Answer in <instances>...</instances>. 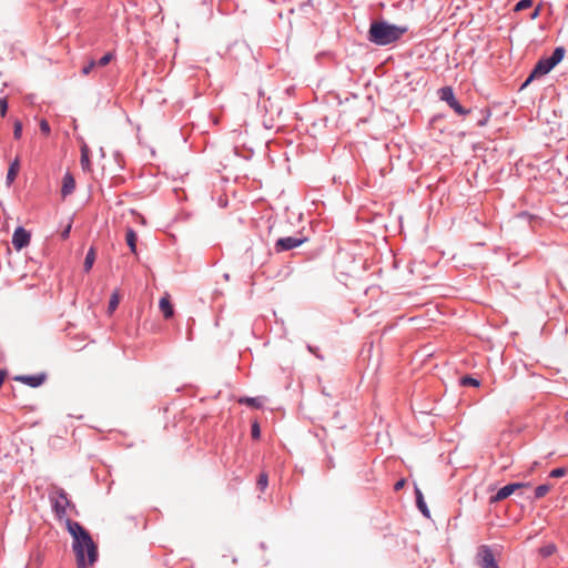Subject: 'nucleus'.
<instances>
[{
  "label": "nucleus",
  "instance_id": "obj_1",
  "mask_svg": "<svg viewBox=\"0 0 568 568\" xmlns=\"http://www.w3.org/2000/svg\"><path fill=\"white\" fill-rule=\"evenodd\" d=\"M65 527L73 539V550L77 557L78 568H88L99 557L98 546L94 544L89 531L78 521L65 519Z\"/></svg>",
  "mask_w": 568,
  "mask_h": 568
},
{
  "label": "nucleus",
  "instance_id": "obj_2",
  "mask_svg": "<svg viewBox=\"0 0 568 568\" xmlns=\"http://www.w3.org/2000/svg\"><path fill=\"white\" fill-rule=\"evenodd\" d=\"M408 28L405 26L393 24L384 19H375L371 21L367 31V40L378 47H386L397 42Z\"/></svg>",
  "mask_w": 568,
  "mask_h": 568
},
{
  "label": "nucleus",
  "instance_id": "obj_3",
  "mask_svg": "<svg viewBox=\"0 0 568 568\" xmlns=\"http://www.w3.org/2000/svg\"><path fill=\"white\" fill-rule=\"evenodd\" d=\"M565 54L566 49L564 47H556L550 55L541 57L534 65L527 79L521 83L520 90L526 89L535 79L548 74L562 61Z\"/></svg>",
  "mask_w": 568,
  "mask_h": 568
},
{
  "label": "nucleus",
  "instance_id": "obj_4",
  "mask_svg": "<svg viewBox=\"0 0 568 568\" xmlns=\"http://www.w3.org/2000/svg\"><path fill=\"white\" fill-rule=\"evenodd\" d=\"M49 499L52 510L59 520H62L65 517L67 507H74V505L69 500L67 491L60 487H55L54 490L49 494Z\"/></svg>",
  "mask_w": 568,
  "mask_h": 568
},
{
  "label": "nucleus",
  "instance_id": "obj_5",
  "mask_svg": "<svg viewBox=\"0 0 568 568\" xmlns=\"http://www.w3.org/2000/svg\"><path fill=\"white\" fill-rule=\"evenodd\" d=\"M438 97L442 101L446 102L450 109H453L458 115L465 116L467 114L473 115L470 109L465 108L456 99L452 87H443L438 90Z\"/></svg>",
  "mask_w": 568,
  "mask_h": 568
},
{
  "label": "nucleus",
  "instance_id": "obj_6",
  "mask_svg": "<svg viewBox=\"0 0 568 568\" xmlns=\"http://www.w3.org/2000/svg\"><path fill=\"white\" fill-rule=\"evenodd\" d=\"M307 241L305 236H285L276 240L274 244V251L276 253L287 252L296 248Z\"/></svg>",
  "mask_w": 568,
  "mask_h": 568
},
{
  "label": "nucleus",
  "instance_id": "obj_7",
  "mask_svg": "<svg viewBox=\"0 0 568 568\" xmlns=\"http://www.w3.org/2000/svg\"><path fill=\"white\" fill-rule=\"evenodd\" d=\"M476 558L477 565L480 568H499L491 548L487 545H483L478 548Z\"/></svg>",
  "mask_w": 568,
  "mask_h": 568
},
{
  "label": "nucleus",
  "instance_id": "obj_8",
  "mask_svg": "<svg viewBox=\"0 0 568 568\" xmlns=\"http://www.w3.org/2000/svg\"><path fill=\"white\" fill-rule=\"evenodd\" d=\"M31 234L23 226H18L12 234V245L17 251H21L30 244Z\"/></svg>",
  "mask_w": 568,
  "mask_h": 568
},
{
  "label": "nucleus",
  "instance_id": "obj_9",
  "mask_svg": "<svg viewBox=\"0 0 568 568\" xmlns=\"http://www.w3.org/2000/svg\"><path fill=\"white\" fill-rule=\"evenodd\" d=\"M14 379L18 382H21L22 384L28 385L32 388H37L45 382L47 374L39 373V374H33V375H19V376H16Z\"/></svg>",
  "mask_w": 568,
  "mask_h": 568
},
{
  "label": "nucleus",
  "instance_id": "obj_10",
  "mask_svg": "<svg viewBox=\"0 0 568 568\" xmlns=\"http://www.w3.org/2000/svg\"><path fill=\"white\" fill-rule=\"evenodd\" d=\"M75 189V180L71 173H65L62 179L61 195L67 197L72 194Z\"/></svg>",
  "mask_w": 568,
  "mask_h": 568
},
{
  "label": "nucleus",
  "instance_id": "obj_11",
  "mask_svg": "<svg viewBox=\"0 0 568 568\" xmlns=\"http://www.w3.org/2000/svg\"><path fill=\"white\" fill-rule=\"evenodd\" d=\"M513 494H514L513 486L509 483V484L505 485L504 487L499 488L495 495H491L489 497V504H497V503L508 498Z\"/></svg>",
  "mask_w": 568,
  "mask_h": 568
},
{
  "label": "nucleus",
  "instance_id": "obj_12",
  "mask_svg": "<svg viewBox=\"0 0 568 568\" xmlns=\"http://www.w3.org/2000/svg\"><path fill=\"white\" fill-rule=\"evenodd\" d=\"M415 498H416V507L418 510L427 518L430 517L429 509L427 507V504L424 499V495L422 490L418 487H415Z\"/></svg>",
  "mask_w": 568,
  "mask_h": 568
},
{
  "label": "nucleus",
  "instance_id": "obj_13",
  "mask_svg": "<svg viewBox=\"0 0 568 568\" xmlns=\"http://www.w3.org/2000/svg\"><path fill=\"white\" fill-rule=\"evenodd\" d=\"M159 307L164 316V318H171L174 315V307L171 303L169 296L161 297L159 302Z\"/></svg>",
  "mask_w": 568,
  "mask_h": 568
},
{
  "label": "nucleus",
  "instance_id": "obj_14",
  "mask_svg": "<svg viewBox=\"0 0 568 568\" xmlns=\"http://www.w3.org/2000/svg\"><path fill=\"white\" fill-rule=\"evenodd\" d=\"M19 170H20V161H19V159H14L10 163L8 172H7L6 183L8 185L12 184L13 181L17 179Z\"/></svg>",
  "mask_w": 568,
  "mask_h": 568
},
{
  "label": "nucleus",
  "instance_id": "obj_15",
  "mask_svg": "<svg viewBox=\"0 0 568 568\" xmlns=\"http://www.w3.org/2000/svg\"><path fill=\"white\" fill-rule=\"evenodd\" d=\"M125 242H126L128 246L130 247V251L132 253H136L138 235H136L135 231L131 227H129L126 230Z\"/></svg>",
  "mask_w": 568,
  "mask_h": 568
},
{
  "label": "nucleus",
  "instance_id": "obj_16",
  "mask_svg": "<svg viewBox=\"0 0 568 568\" xmlns=\"http://www.w3.org/2000/svg\"><path fill=\"white\" fill-rule=\"evenodd\" d=\"M459 383L465 387H479L480 381L471 375H464L460 377Z\"/></svg>",
  "mask_w": 568,
  "mask_h": 568
},
{
  "label": "nucleus",
  "instance_id": "obj_17",
  "mask_svg": "<svg viewBox=\"0 0 568 568\" xmlns=\"http://www.w3.org/2000/svg\"><path fill=\"white\" fill-rule=\"evenodd\" d=\"M239 403L240 404H245L252 408H261L263 403L261 400L260 397H247V396H244V397H241L239 399Z\"/></svg>",
  "mask_w": 568,
  "mask_h": 568
},
{
  "label": "nucleus",
  "instance_id": "obj_18",
  "mask_svg": "<svg viewBox=\"0 0 568 568\" xmlns=\"http://www.w3.org/2000/svg\"><path fill=\"white\" fill-rule=\"evenodd\" d=\"M94 261H95V251L93 247H90L89 251L87 252V255L84 257V263H83V268L85 272H89L92 268Z\"/></svg>",
  "mask_w": 568,
  "mask_h": 568
},
{
  "label": "nucleus",
  "instance_id": "obj_19",
  "mask_svg": "<svg viewBox=\"0 0 568 568\" xmlns=\"http://www.w3.org/2000/svg\"><path fill=\"white\" fill-rule=\"evenodd\" d=\"M480 118L476 119V125L477 126H485L490 118V110L489 109H480L479 111Z\"/></svg>",
  "mask_w": 568,
  "mask_h": 568
},
{
  "label": "nucleus",
  "instance_id": "obj_20",
  "mask_svg": "<svg viewBox=\"0 0 568 568\" xmlns=\"http://www.w3.org/2000/svg\"><path fill=\"white\" fill-rule=\"evenodd\" d=\"M80 162H81V165H82L83 170H89L90 169L91 162H90V156H89V150H88L87 146H83L81 149Z\"/></svg>",
  "mask_w": 568,
  "mask_h": 568
},
{
  "label": "nucleus",
  "instance_id": "obj_21",
  "mask_svg": "<svg viewBox=\"0 0 568 568\" xmlns=\"http://www.w3.org/2000/svg\"><path fill=\"white\" fill-rule=\"evenodd\" d=\"M550 488H551V485H549V484H541V485L537 486L535 488V496H534V498L535 499L542 498L546 494H548Z\"/></svg>",
  "mask_w": 568,
  "mask_h": 568
},
{
  "label": "nucleus",
  "instance_id": "obj_22",
  "mask_svg": "<svg viewBox=\"0 0 568 568\" xmlns=\"http://www.w3.org/2000/svg\"><path fill=\"white\" fill-rule=\"evenodd\" d=\"M268 485V475L265 471H262L256 480V486L261 491H264Z\"/></svg>",
  "mask_w": 568,
  "mask_h": 568
},
{
  "label": "nucleus",
  "instance_id": "obj_23",
  "mask_svg": "<svg viewBox=\"0 0 568 568\" xmlns=\"http://www.w3.org/2000/svg\"><path fill=\"white\" fill-rule=\"evenodd\" d=\"M113 57L114 55L112 52L104 53L99 60H95L97 67L103 68L108 65L113 59Z\"/></svg>",
  "mask_w": 568,
  "mask_h": 568
},
{
  "label": "nucleus",
  "instance_id": "obj_24",
  "mask_svg": "<svg viewBox=\"0 0 568 568\" xmlns=\"http://www.w3.org/2000/svg\"><path fill=\"white\" fill-rule=\"evenodd\" d=\"M532 1L534 0H519L514 7V11L519 12L530 8L532 6Z\"/></svg>",
  "mask_w": 568,
  "mask_h": 568
},
{
  "label": "nucleus",
  "instance_id": "obj_25",
  "mask_svg": "<svg viewBox=\"0 0 568 568\" xmlns=\"http://www.w3.org/2000/svg\"><path fill=\"white\" fill-rule=\"evenodd\" d=\"M251 436L253 439L257 440L261 438V427L257 420H254L251 426Z\"/></svg>",
  "mask_w": 568,
  "mask_h": 568
},
{
  "label": "nucleus",
  "instance_id": "obj_26",
  "mask_svg": "<svg viewBox=\"0 0 568 568\" xmlns=\"http://www.w3.org/2000/svg\"><path fill=\"white\" fill-rule=\"evenodd\" d=\"M556 551V546L554 544H548L540 548L539 552L542 557H549Z\"/></svg>",
  "mask_w": 568,
  "mask_h": 568
},
{
  "label": "nucleus",
  "instance_id": "obj_27",
  "mask_svg": "<svg viewBox=\"0 0 568 568\" xmlns=\"http://www.w3.org/2000/svg\"><path fill=\"white\" fill-rule=\"evenodd\" d=\"M97 68V63H95V60H90L88 63H85L82 69H81V73L83 75H89L92 70Z\"/></svg>",
  "mask_w": 568,
  "mask_h": 568
},
{
  "label": "nucleus",
  "instance_id": "obj_28",
  "mask_svg": "<svg viewBox=\"0 0 568 568\" xmlns=\"http://www.w3.org/2000/svg\"><path fill=\"white\" fill-rule=\"evenodd\" d=\"M22 136V123L21 121L17 120L13 124V138L16 140H20Z\"/></svg>",
  "mask_w": 568,
  "mask_h": 568
},
{
  "label": "nucleus",
  "instance_id": "obj_29",
  "mask_svg": "<svg viewBox=\"0 0 568 568\" xmlns=\"http://www.w3.org/2000/svg\"><path fill=\"white\" fill-rule=\"evenodd\" d=\"M567 473V469L565 467H558V468H555L552 469L550 473H549V477L551 478H561L566 475Z\"/></svg>",
  "mask_w": 568,
  "mask_h": 568
},
{
  "label": "nucleus",
  "instance_id": "obj_30",
  "mask_svg": "<svg viewBox=\"0 0 568 568\" xmlns=\"http://www.w3.org/2000/svg\"><path fill=\"white\" fill-rule=\"evenodd\" d=\"M119 305V295L116 293H113L110 297L108 310L110 312L114 311Z\"/></svg>",
  "mask_w": 568,
  "mask_h": 568
},
{
  "label": "nucleus",
  "instance_id": "obj_31",
  "mask_svg": "<svg viewBox=\"0 0 568 568\" xmlns=\"http://www.w3.org/2000/svg\"><path fill=\"white\" fill-rule=\"evenodd\" d=\"M8 100L7 98H0V115L4 118L8 112Z\"/></svg>",
  "mask_w": 568,
  "mask_h": 568
},
{
  "label": "nucleus",
  "instance_id": "obj_32",
  "mask_svg": "<svg viewBox=\"0 0 568 568\" xmlns=\"http://www.w3.org/2000/svg\"><path fill=\"white\" fill-rule=\"evenodd\" d=\"M40 131H41L43 134H45V135L50 134V132H51L50 124H49V122H48L47 120H44V119H43V120H41V122H40Z\"/></svg>",
  "mask_w": 568,
  "mask_h": 568
},
{
  "label": "nucleus",
  "instance_id": "obj_33",
  "mask_svg": "<svg viewBox=\"0 0 568 568\" xmlns=\"http://www.w3.org/2000/svg\"><path fill=\"white\" fill-rule=\"evenodd\" d=\"M510 485L513 486L514 493L521 488L530 487V483H521V481L510 483Z\"/></svg>",
  "mask_w": 568,
  "mask_h": 568
},
{
  "label": "nucleus",
  "instance_id": "obj_34",
  "mask_svg": "<svg viewBox=\"0 0 568 568\" xmlns=\"http://www.w3.org/2000/svg\"><path fill=\"white\" fill-rule=\"evenodd\" d=\"M540 13H541V6L539 4V6H537V7L531 11V13H530L529 18H530L531 20H535V19H537V18L540 16Z\"/></svg>",
  "mask_w": 568,
  "mask_h": 568
},
{
  "label": "nucleus",
  "instance_id": "obj_35",
  "mask_svg": "<svg viewBox=\"0 0 568 568\" xmlns=\"http://www.w3.org/2000/svg\"><path fill=\"white\" fill-rule=\"evenodd\" d=\"M404 486H405V479H403V478H402V479H399V480H397V481L395 483V485H394V489H395L396 491H398V490H400Z\"/></svg>",
  "mask_w": 568,
  "mask_h": 568
},
{
  "label": "nucleus",
  "instance_id": "obj_36",
  "mask_svg": "<svg viewBox=\"0 0 568 568\" xmlns=\"http://www.w3.org/2000/svg\"><path fill=\"white\" fill-rule=\"evenodd\" d=\"M71 231V224H69L61 233L62 239H68Z\"/></svg>",
  "mask_w": 568,
  "mask_h": 568
},
{
  "label": "nucleus",
  "instance_id": "obj_37",
  "mask_svg": "<svg viewBox=\"0 0 568 568\" xmlns=\"http://www.w3.org/2000/svg\"><path fill=\"white\" fill-rule=\"evenodd\" d=\"M307 349H308L312 354H314L316 357L322 358V356L317 353V351H318V349H317V347H314V346H312V345H307Z\"/></svg>",
  "mask_w": 568,
  "mask_h": 568
},
{
  "label": "nucleus",
  "instance_id": "obj_38",
  "mask_svg": "<svg viewBox=\"0 0 568 568\" xmlns=\"http://www.w3.org/2000/svg\"><path fill=\"white\" fill-rule=\"evenodd\" d=\"M6 377L7 372L4 369H0V387L3 385Z\"/></svg>",
  "mask_w": 568,
  "mask_h": 568
},
{
  "label": "nucleus",
  "instance_id": "obj_39",
  "mask_svg": "<svg viewBox=\"0 0 568 568\" xmlns=\"http://www.w3.org/2000/svg\"><path fill=\"white\" fill-rule=\"evenodd\" d=\"M326 467L329 468V469L335 467V463H334L332 457H327V459H326Z\"/></svg>",
  "mask_w": 568,
  "mask_h": 568
},
{
  "label": "nucleus",
  "instance_id": "obj_40",
  "mask_svg": "<svg viewBox=\"0 0 568 568\" xmlns=\"http://www.w3.org/2000/svg\"><path fill=\"white\" fill-rule=\"evenodd\" d=\"M565 422L568 423V410L565 413Z\"/></svg>",
  "mask_w": 568,
  "mask_h": 568
},
{
  "label": "nucleus",
  "instance_id": "obj_41",
  "mask_svg": "<svg viewBox=\"0 0 568 568\" xmlns=\"http://www.w3.org/2000/svg\"><path fill=\"white\" fill-rule=\"evenodd\" d=\"M310 2H311V0H307V3H310Z\"/></svg>",
  "mask_w": 568,
  "mask_h": 568
}]
</instances>
